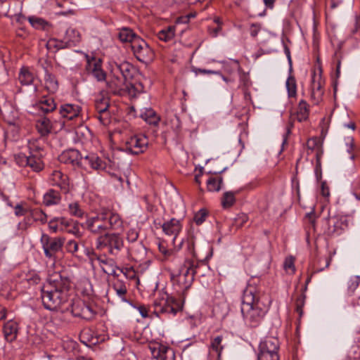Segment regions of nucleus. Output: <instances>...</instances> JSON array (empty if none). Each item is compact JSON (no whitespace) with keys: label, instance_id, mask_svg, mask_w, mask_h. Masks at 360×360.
Segmentation results:
<instances>
[{"label":"nucleus","instance_id":"f257e3e1","mask_svg":"<svg viewBox=\"0 0 360 360\" xmlns=\"http://www.w3.org/2000/svg\"><path fill=\"white\" fill-rule=\"evenodd\" d=\"M261 295V279L259 277H251L243 290L241 313L244 321L250 327L255 328L262 321L266 309L262 307L259 298Z\"/></svg>","mask_w":360,"mask_h":360},{"label":"nucleus","instance_id":"f03ea898","mask_svg":"<svg viewBox=\"0 0 360 360\" xmlns=\"http://www.w3.org/2000/svg\"><path fill=\"white\" fill-rule=\"evenodd\" d=\"M70 281L68 278L59 274H53L41 288V297L44 307L55 311L63 308L68 302Z\"/></svg>","mask_w":360,"mask_h":360},{"label":"nucleus","instance_id":"7ed1b4c3","mask_svg":"<svg viewBox=\"0 0 360 360\" xmlns=\"http://www.w3.org/2000/svg\"><path fill=\"white\" fill-rule=\"evenodd\" d=\"M86 226L91 233L101 236L110 231H122L123 221L117 212L102 207L87 217Z\"/></svg>","mask_w":360,"mask_h":360},{"label":"nucleus","instance_id":"20e7f679","mask_svg":"<svg viewBox=\"0 0 360 360\" xmlns=\"http://www.w3.org/2000/svg\"><path fill=\"white\" fill-rule=\"evenodd\" d=\"M201 266H205V264L186 259L178 268H167L170 280L178 292L184 294L191 288Z\"/></svg>","mask_w":360,"mask_h":360},{"label":"nucleus","instance_id":"39448f33","mask_svg":"<svg viewBox=\"0 0 360 360\" xmlns=\"http://www.w3.org/2000/svg\"><path fill=\"white\" fill-rule=\"evenodd\" d=\"M59 160L65 164H71L73 166L86 167L100 171L106 168V163L95 154H90L82 157L79 151L76 149H70L62 153Z\"/></svg>","mask_w":360,"mask_h":360},{"label":"nucleus","instance_id":"423d86ee","mask_svg":"<svg viewBox=\"0 0 360 360\" xmlns=\"http://www.w3.org/2000/svg\"><path fill=\"white\" fill-rule=\"evenodd\" d=\"M107 86L112 94L120 96L128 94L129 96H135L136 94L144 91V86L141 82L127 83L115 74H111L110 78L107 82Z\"/></svg>","mask_w":360,"mask_h":360},{"label":"nucleus","instance_id":"0eeeda50","mask_svg":"<svg viewBox=\"0 0 360 360\" xmlns=\"http://www.w3.org/2000/svg\"><path fill=\"white\" fill-rule=\"evenodd\" d=\"M154 313L160 316V314H167L176 315L183 309V303L167 293L163 292L161 297L155 300L153 303Z\"/></svg>","mask_w":360,"mask_h":360},{"label":"nucleus","instance_id":"6e6552de","mask_svg":"<svg viewBox=\"0 0 360 360\" xmlns=\"http://www.w3.org/2000/svg\"><path fill=\"white\" fill-rule=\"evenodd\" d=\"M123 246V239L118 233H105L99 236L96 241L97 250H107L112 255H117Z\"/></svg>","mask_w":360,"mask_h":360},{"label":"nucleus","instance_id":"1a4fd4ad","mask_svg":"<svg viewBox=\"0 0 360 360\" xmlns=\"http://www.w3.org/2000/svg\"><path fill=\"white\" fill-rule=\"evenodd\" d=\"M70 307L71 313L74 316L88 321L93 319L97 313L96 306L94 304L86 302L81 300L70 302L67 307L61 309V311H68Z\"/></svg>","mask_w":360,"mask_h":360},{"label":"nucleus","instance_id":"9d476101","mask_svg":"<svg viewBox=\"0 0 360 360\" xmlns=\"http://www.w3.org/2000/svg\"><path fill=\"white\" fill-rule=\"evenodd\" d=\"M40 240L46 257L55 261L56 254L63 248L65 238L63 237H50L49 235L43 233Z\"/></svg>","mask_w":360,"mask_h":360},{"label":"nucleus","instance_id":"9b49d317","mask_svg":"<svg viewBox=\"0 0 360 360\" xmlns=\"http://www.w3.org/2000/svg\"><path fill=\"white\" fill-rule=\"evenodd\" d=\"M131 50L138 60L142 63L151 61L154 58L153 50L147 42L139 36L131 44Z\"/></svg>","mask_w":360,"mask_h":360},{"label":"nucleus","instance_id":"f8f14e48","mask_svg":"<svg viewBox=\"0 0 360 360\" xmlns=\"http://www.w3.org/2000/svg\"><path fill=\"white\" fill-rule=\"evenodd\" d=\"M30 154L29 156L20 155L18 156V163L21 165L29 166L33 171L39 172L44 169V165L42 161L43 150L37 148L36 150L30 148Z\"/></svg>","mask_w":360,"mask_h":360},{"label":"nucleus","instance_id":"ddd939ff","mask_svg":"<svg viewBox=\"0 0 360 360\" xmlns=\"http://www.w3.org/2000/svg\"><path fill=\"white\" fill-rule=\"evenodd\" d=\"M94 106L96 111L95 117L102 124L108 125L110 122L109 98L103 94L98 95L95 99Z\"/></svg>","mask_w":360,"mask_h":360},{"label":"nucleus","instance_id":"4468645a","mask_svg":"<svg viewBox=\"0 0 360 360\" xmlns=\"http://www.w3.org/2000/svg\"><path fill=\"white\" fill-rule=\"evenodd\" d=\"M148 145V141L144 135H135L129 138L124 145V150L132 155L144 153Z\"/></svg>","mask_w":360,"mask_h":360},{"label":"nucleus","instance_id":"2eb2a0df","mask_svg":"<svg viewBox=\"0 0 360 360\" xmlns=\"http://www.w3.org/2000/svg\"><path fill=\"white\" fill-rule=\"evenodd\" d=\"M136 70L133 65L129 62L124 61L120 63H115L112 67L111 74H115V75L120 76L127 83L134 82L132 80Z\"/></svg>","mask_w":360,"mask_h":360},{"label":"nucleus","instance_id":"dca6fc26","mask_svg":"<svg viewBox=\"0 0 360 360\" xmlns=\"http://www.w3.org/2000/svg\"><path fill=\"white\" fill-rule=\"evenodd\" d=\"M102 60L96 58L87 60L86 70L99 82L105 80L106 74L102 70Z\"/></svg>","mask_w":360,"mask_h":360},{"label":"nucleus","instance_id":"f3484780","mask_svg":"<svg viewBox=\"0 0 360 360\" xmlns=\"http://www.w3.org/2000/svg\"><path fill=\"white\" fill-rule=\"evenodd\" d=\"M81 34L78 30L75 28H68L64 37L65 41H60L59 44L55 46L59 49L75 46L81 41Z\"/></svg>","mask_w":360,"mask_h":360},{"label":"nucleus","instance_id":"a211bd4d","mask_svg":"<svg viewBox=\"0 0 360 360\" xmlns=\"http://www.w3.org/2000/svg\"><path fill=\"white\" fill-rule=\"evenodd\" d=\"M50 181L52 185L59 187L64 193L69 192L70 186L68 177L60 171H53L50 176Z\"/></svg>","mask_w":360,"mask_h":360},{"label":"nucleus","instance_id":"6ab92c4d","mask_svg":"<svg viewBox=\"0 0 360 360\" xmlns=\"http://www.w3.org/2000/svg\"><path fill=\"white\" fill-rule=\"evenodd\" d=\"M150 349L153 358L157 360H175V353L171 347L159 345Z\"/></svg>","mask_w":360,"mask_h":360},{"label":"nucleus","instance_id":"aec40b11","mask_svg":"<svg viewBox=\"0 0 360 360\" xmlns=\"http://www.w3.org/2000/svg\"><path fill=\"white\" fill-rule=\"evenodd\" d=\"M81 110L78 105L65 103L60 105L59 113L62 118L72 120L79 115Z\"/></svg>","mask_w":360,"mask_h":360},{"label":"nucleus","instance_id":"412c9836","mask_svg":"<svg viewBox=\"0 0 360 360\" xmlns=\"http://www.w3.org/2000/svg\"><path fill=\"white\" fill-rule=\"evenodd\" d=\"M163 232L168 236H174V239L182 229L181 221L175 218L165 222L162 225Z\"/></svg>","mask_w":360,"mask_h":360},{"label":"nucleus","instance_id":"4be33fe9","mask_svg":"<svg viewBox=\"0 0 360 360\" xmlns=\"http://www.w3.org/2000/svg\"><path fill=\"white\" fill-rule=\"evenodd\" d=\"M18 330V323L13 319H11L5 323L3 327L4 338L8 342H10L14 341L16 339Z\"/></svg>","mask_w":360,"mask_h":360},{"label":"nucleus","instance_id":"5701e85b","mask_svg":"<svg viewBox=\"0 0 360 360\" xmlns=\"http://www.w3.org/2000/svg\"><path fill=\"white\" fill-rule=\"evenodd\" d=\"M279 341L274 337H267L262 340L259 346V352L264 353H278Z\"/></svg>","mask_w":360,"mask_h":360},{"label":"nucleus","instance_id":"b1692460","mask_svg":"<svg viewBox=\"0 0 360 360\" xmlns=\"http://www.w3.org/2000/svg\"><path fill=\"white\" fill-rule=\"evenodd\" d=\"M61 201V195L59 191L49 189L43 197V203L46 206L58 205Z\"/></svg>","mask_w":360,"mask_h":360},{"label":"nucleus","instance_id":"393cba45","mask_svg":"<svg viewBox=\"0 0 360 360\" xmlns=\"http://www.w3.org/2000/svg\"><path fill=\"white\" fill-rule=\"evenodd\" d=\"M139 117L149 124L157 125L160 121L159 117L150 108L141 109L139 112Z\"/></svg>","mask_w":360,"mask_h":360},{"label":"nucleus","instance_id":"a878e982","mask_svg":"<svg viewBox=\"0 0 360 360\" xmlns=\"http://www.w3.org/2000/svg\"><path fill=\"white\" fill-rule=\"evenodd\" d=\"M37 105L44 113L52 112L56 108V104L54 99L49 96H43L37 103Z\"/></svg>","mask_w":360,"mask_h":360},{"label":"nucleus","instance_id":"bb28decb","mask_svg":"<svg viewBox=\"0 0 360 360\" xmlns=\"http://www.w3.org/2000/svg\"><path fill=\"white\" fill-rule=\"evenodd\" d=\"M34 79V74L27 67L20 68L18 74V80L22 85H30Z\"/></svg>","mask_w":360,"mask_h":360},{"label":"nucleus","instance_id":"cd10ccee","mask_svg":"<svg viewBox=\"0 0 360 360\" xmlns=\"http://www.w3.org/2000/svg\"><path fill=\"white\" fill-rule=\"evenodd\" d=\"M37 129L41 136H48L51 131V122L47 117H43L37 123Z\"/></svg>","mask_w":360,"mask_h":360},{"label":"nucleus","instance_id":"c85d7f7f","mask_svg":"<svg viewBox=\"0 0 360 360\" xmlns=\"http://www.w3.org/2000/svg\"><path fill=\"white\" fill-rule=\"evenodd\" d=\"M97 260L99 262L100 264H110V266L108 268H105L103 266H101V268L104 273L112 275L115 277H118L120 274L116 272L117 266L115 265V262L112 259H103L101 256L97 257Z\"/></svg>","mask_w":360,"mask_h":360},{"label":"nucleus","instance_id":"c756f323","mask_svg":"<svg viewBox=\"0 0 360 360\" xmlns=\"http://www.w3.org/2000/svg\"><path fill=\"white\" fill-rule=\"evenodd\" d=\"M139 36L130 28L122 27L118 34V38L122 42H129L132 44L134 39L137 38Z\"/></svg>","mask_w":360,"mask_h":360},{"label":"nucleus","instance_id":"7c9ffc66","mask_svg":"<svg viewBox=\"0 0 360 360\" xmlns=\"http://www.w3.org/2000/svg\"><path fill=\"white\" fill-rule=\"evenodd\" d=\"M27 19L31 25L35 29L46 30L51 27L50 23L41 18L30 16Z\"/></svg>","mask_w":360,"mask_h":360},{"label":"nucleus","instance_id":"2f4dec72","mask_svg":"<svg viewBox=\"0 0 360 360\" xmlns=\"http://www.w3.org/2000/svg\"><path fill=\"white\" fill-rule=\"evenodd\" d=\"M46 89L51 93H54L58 88V81L54 75L46 71L44 77Z\"/></svg>","mask_w":360,"mask_h":360},{"label":"nucleus","instance_id":"473e14b6","mask_svg":"<svg viewBox=\"0 0 360 360\" xmlns=\"http://www.w3.org/2000/svg\"><path fill=\"white\" fill-rule=\"evenodd\" d=\"M309 105L304 100H301L299 103L297 111V119L299 122L305 121L309 117Z\"/></svg>","mask_w":360,"mask_h":360},{"label":"nucleus","instance_id":"72a5a7b5","mask_svg":"<svg viewBox=\"0 0 360 360\" xmlns=\"http://www.w3.org/2000/svg\"><path fill=\"white\" fill-rule=\"evenodd\" d=\"M112 288L122 302L129 303V300L126 297V295L127 293V287L123 282L117 281L113 284Z\"/></svg>","mask_w":360,"mask_h":360},{"label":"nucleus","instance_id":"f704fd0d","mask_svg":"<svg viewBox=\"0 0 360 360\" xmlns=\"http://www.w3.org/2000/svg\"><path fill=\"white\" fill-rule=\"evenodd\" d=\"M328 230L329 233H339V230L342 229V222L336 216L331 217L329 215L328 219Z\"/></svg>","mask_w":360,"mask_h":360},{"label":"nucleus","instance_id":"c9c22d12","mask_svg":"<svg viewBox=\"0 0 360 360\" xmlns=\"http://www.w3.org/2000/svg\"><path fill=\"white\" fill-rule=\"evenodd\" d=\"M223 184V178L210 177L207 181V188L210 192L219 191Z\"/></svg>","mask_w":360,"mask_h":360},{"label":"nucleus","instance_id":"e433bc0d","mask_svg":"<svg viewBox=\"0 0 360 360\" xmlns=\"http://www.w3.org/2000/svg\"><path fill=\"white\" fill-rule=\"evenodd\" d=\"M238 192L227 191L223 194L221 205L224 208H229L233 205L236 202V194Z\"/></svg>","mask_w":360,"mask_h":360},{"label":"nucleus","instance_id":"4c0bfd02","mask_svg":"<svg viewBox=\"0 0 360 360\" xmlns=\"http://www.w3.org/2000/svg\"><path fill=\"white\" fill-rule=\"evenodd\" d=\"M68 212L70 215L75 217L82 218L84 214V210L81 208L77 202L70 203L68 205Z\"/></svg>","mask_w":360,"mask_h":360},{"label":"nucleus","instance_id":"58836bf2","mask_svg":"<svg viewBox=\"0 0 360 360\" xmlns=\"http://www.w3.org/2000/svg\"><path fill=\"white\" fill-rule=\"evenodd\" d=\"M360 283L359 276H352L349 278L347 282V294L349 295H353L355 290L359 287Z\"/></svg>","mask_w":360,"mask_h":360},{"label":"nucleus","instance_id":"ea45409f","mask_svg":"<svg viewBox=\"0 0 360 360\" xmlns=\"http://www.w3.org/2000/svg\"><path fill=\"white\" fill-rule=\"evenodd\" d=\"M222 340L223 337L218 335L211 341L210 348L217 353L218 357H220L221 351L224 349V346L221 345Z\"/></svg>","mask_w":360,"mask_h":360},{"label":"nucleus","instance_id":"a19ab883","mask_svg":"<svg viewBox=\"0 0 360 360\" xmlns=\"http://www.w3.org/2000/svg\"><path fill=\"white\" fill-rule=\"evenodd\" d=\"M286 88L289 97H295L297 93V85L295 78L290 75L286 81Z\"/></svg>","mask_w":360,"mask_h":360},{"label":"nucleus","instance_id":"79ce46f5","mask_svg":"<svg viewBox=\"0 0 360 360\" xmlns=\"http://www.w3.org/2000/svg\"><path fill=\"white\" fill-rule=\"evenodd\" d=\"M306 295L304 292L301 294L295 300V311L299 314V319H301L303 315V307L305 303Z\"/></svg>","mask_w":360,"mask_h":360},{"label":"nucleus","instance_id":"37998d69","mask_svg":"<svg viewBox=\"0 0 360 360\" xmlns=\"http://www.w3.org/2000/svg\"><path fill=\"white\" fill-rule=\"evenodd\" d=\"M357 339L360 340V333L357 334ZM348 357L352 360H360V342L359 344L354 345L348 352Z\"/></svg>","mask_w":360,"mask_h":360},{"label":"nucleus","instance_id":"c03bdc74","mask_svg":"<svg viewBox=\"0 0 360 360\" xmlns=\"http://www.w3.org/2000/svg\"><path fill=\"white\" fill-rule=\"evenodd\" d=\"M174 36V30L172 27L167 30H162L158 32V38L164 41H167L172 39Z\"/></svg>","mask_w":360,"mask_h":360},{"label":"nucleus","instance_id":"a18cd8bd","mask_svg":"<svg viewBox=\"0 0 360 360\" xmlns=\"http://www.w3.org/2000/svg\"><path fill=\"white\" fill-rule=\"evenodd\" d=\"M208 212L206 209H200L194 215L193 220L197 225L202 224L206 219Z\"/></svg>","mask_w":360,"mask_h":360},{"label":"nucleus","instance_id":"49530a36","mask_svg":"<svg viewBox=\"0 0 360 360\" xmlns=\"http://www.w3.org/2000/svg\"><path fill=\"white\" fill-rule=\"evenodd\" d=\"M65 249L68 252L74 256H77L79 250V243L75 240H70L65 245Z\"/></svg>","mask_w":360,"mask_h":360},{"label":"nucleus","instance_id":"de8ad7c7","mask_svg":"<svg viewBox=\"0 0 360 360\" xmlns=\"http://www.w3.org/2000/svg\"><path fill=\"white\" fill-rule=\"evenodd\" d=\"M257 360H279V356L278 353H264V352H259Z\"/></svg>","mask_w":360,"mask_h":360},{"label":"nucleus","instance_id":"09e8293b","mask_svg":"<svg viewBox=\"0 0 360 360\" xmlns=\"http://www.w3.org/2000/svg\"><path fill=\"white\" fill-rule=\"evenodd\" d=\"M295 258L292 256L288 257L285 258L283 264V267L285 271H290L291 274H294L295 272Z\"/></svg>","mask_w":360,"mask_h":360},{"label":"nucleus","instance_id":"8fccbe9b","mask_svg":"<svg viewBox=\"0 0 360 360\" xmlns=\"http://www.w3.org/2000/svg\"><path fill=\"white\" fill-rule=\"evenodd\" d=\"M248 221V217L244 213L239 214L234 219L236 228L242 227Z\"/></svg>","mask_w":360,"mask_h":360},{"label":"nucleus","instance_id":"3c124183","mask_svg":"<svg viewBox=\"0 0 360 360\" xmlns=\"http://www.w3.org/2000/svg\"><path fill=\"white\" fill-rule=\"evenodd\" d=\"M120 271L126 276V278L131 280L134 279L136 277V274L133 268H125L122 269L117 266L116 271Z\"/></svg>","mask_w":360,"mask_h":360},{"label":"nucleus","instance_id":"603ef678","mask_svg":"<svg viewBox=\"0 0 360 360\" xmlns=\"http://www.w3.org/2000/svg\"><path fill=\"white\" fill-rule=\"evenodd\" d=\"M307 146L309 150H318L321 148V142L318 138L314 137L307 141Z\"/></svg>","mask_w":360,"mask_h":360},{"label":"nucleus","instance_id":"864d4df0","mask_svg":"<svg viewBox=\"0 0 360 360\" xmlns=\"http://www.w3.org/2000/svg\"><path fill=\"white\" fill-rule=\"evenodd\" d=\"M139 236L138 231L134 229H129L127 233V240L130 243L135 242Z\"/></svg>","mask_w":360,"mask_h":360},{"label":"nucleus","instance_id":"5fc2aeb1","mask_svg":"<svg viewBox=\"0 0 360 360\" xmlns=\"http://www.w3.org/2000/svg\"><path fill=\"white\" fill-rule=\"evenodd\" d=\"M33 214L35 220L40 221L42 224L46 222L47 215L42 210H36Z\"/></svg>","mask_w":360,"mask_h":360},{"label":"nucleus","instance_id":"6e6d98bb","mask_svg":"<svg viewBox=\"0 0 360 360\" xmlns=\"http://www.w3.org/2000/svg\"><path fill=\"white\" fill-rule=\"evenodd\" d=\"M314 173H315L316 181H320L322 179V169H321V162L319 160L316 161Z\"/></svg>","mask_w":360,"mask_h":360},{"label":"nucleus","instance_id":"4d7b16f0","mask_svg":"<svg viewBox=\"0 0 360 360\" xmlns=\"http://www.w3.org/2000/svg\"><path fill=\"white\" fill-rule=\"evenodd\" d=\"M193 72L196 75H198V74L220 75V72L219 71L202 69V68H193Z\"/></svg>","mask_w":360,"mask_h":360},{"label":"nucleus","instance_id":"13d9d810","mask_svg":"<svg viewBox=\"0 0 360 360\" xmlns=\"http://www.w3.org/2000/svg\"><path fill=\"white\" fill-rule=\"evenodd\" d=\"M10 7V0H0V13L6 14Z\"/></svg>","mask_w":360,"mask_h":360},{"label":"nucleus","instance_id":"bf43d9fd","mask_svg":"<svg viewBox=\"0 0 360 360\" xmlns=\"http://www.w3.org/2000/svg\"><path fill=\"white\" fill-rule=\"evenodd\" d=\"M186 243L188 251L193 257H195L196 256L194 251V237L189 234V238L188 239Z\"/></svg>","mask_w":360,"mask_h":360},{"label":"nucleus","instance_id":"052dcab7","mask_svg":"<svg viewBox=\"0 0 360 360\" xmlns=\"http://www.w3.org/2000/svg\"><path fill=\"white\" fill-rule=\"evenodd\" d=\"M15 214L17 217H22L26 214L27 209L22 207L21 205L18 204L14 207Z\"/></svg>","mask_w":360,"mask_h":360},{"label":"nucleus","instance_id":"680f3d73","mask_svg":"<svg viewBox=\"0 0 360 360\" xmlns=\"http://www.w3.org/2000/svg\"><path fill=\"white\" fill-rule=\"evenodd\" d=\"M260 30H261V25L260 24H259V23H252L250 25V35L252 37H257V35L258 34V33L260 31Z\"/></svg>","mask_w":360,"mask_h":360},{"label":"nucleus","instance_id":"e2e57ef3","mask_svg":"<svg viewBox=\"0 0 360 360\" xmlns=\"http://www.w3.org/2000/svg\"><path fill=\"white\" fill-rule=\"evenodd\" d=\"M49 228L52 233H56L60 229L59 224L56 218L49 222Z\"/></svg>","mask_w":360,"mask_h":360},{"label":"nucleus","instance_id":"0e129e2a","mask_svg":"<svg viewBox=\"0 0 360 360\" xmlns=\"http://www.w3.org/2000/svg\"><path fill=\"white\" fill-rule=\"evenodd\" d=\"M321 193L325 198L330 196L329 187L326 181H321Z\"/></svg>","mask_w":360,"mask_h":360},{"label":"nucleus","instance_id":"69168bd1","mask_svg":"<svg viewBox=\"0 0 360 360\" xmlns=\"http://www.w3.org/2000/svg\"><path fill=\"white\" fill-rule=\"evenodd\" d=\"M359 31H360V16L356 15L355 17V22L354 25V27L351 30V34L354 35Z\"/></svg>","mask_w":360,"mask_h":360},{"label":"nucleus","instance_id":"338daca9","mask_svg":"<svg viewBox=\"0 0 360 360\" xmlns=\"http://www.w3.org/2000/svg\"><path fill=\"white\" fill-rule=\"evenodd\" d=\"M314 77H315V73L314 74ZM313 83H314V86L313 87H314V89L316 88L315 91L317 93V102H319V101L321 98V96L323 94V91L321 89V84L319 82L317 84L316 86H315L314 77H313Z\"/></svg>","mask_w":360,"mask_h":360},{"label":"nucleus","instance_id":"774afa93","mask_svg":"<svg viewBox=\"0 0 360 360\" xmlns=\"http://www.w3.org/2000/svg\"><path fill=\"white\" fill-rule=\"evenodd\" d=\"M284 51H285V55H286V56L288 58V63H289V65H290L289 71H290V72H291L292 70V59H291V56H290V49L286 45L284 46Z\"/></svg>","mask_w":360,"mask_h":360}]
</instances>
